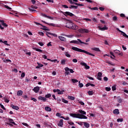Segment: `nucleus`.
I'll use <instances>...</instances> for the list:
<instances>
[{"label": "nucleus", "mask_w": 128, "mask_h": 128, "mask_svg": "<svg viewBox=\"0 0 128 128\" xmlns=\"http://www.w3.org/2000/svg\"><path fill=\"white\" fill-rule=\"evenodd\" d=\"M58 38L60 40H62V42H66V38L62 36H58Z\"/></svg>", "instance_id": "nucleus-15"}, {"label": "nucleus", "mask_w": 128, "mask_h": 128, "mask_svg": "<svg viewBox=\"0 0 128 128\" xmlns=\"http://www.w3.org/2000/svg\"><path fill=\"white\" fill-rule=\"evenodd\" d=\"M66 27L68 28H70L71 30H76V28H78V26L72 24V22L66 23Z\"/></svg>", "instance_id": "nucleus-4"}, {"label": "nucleus", "mask_w": 128, "mask_h": 128, "mask_svg": "<svg viewBox=\"0 0 128 128\" xmlns=\"http://www.w3.org/2000/svg\"><path fill=\"white\" fill-rule=\"evenodd\" d=\"M80 64L81 66H84L86 70H90V66H88V64H86V63L84 62H81L80 63Z\"/></svg>", "instance_id": "nucleus-8"}, {"label": "nucleus", "mask_w": 128, "mask_h": 128, "mask_svg": "<svg viewBox=\"0 0 128 128\" xmlns=\"http://www.w3.org/2000/svg\"><path fill=\"white\" fill-rule=\"evenodd\" d=\"M8 120L9 121V122H10V124H14V126L16 125L14 122V120H12V118H8Z\"/></svg>", "instance_id": "nucleus-19"}, {"label": "nucleus", "mask_w": 128, "mask_h": 128, "mask_svg": "<svg viewBox=\"0 0 128 128\" xmlns=\"http://www.w3.org/2000/svg\"><path fill=\"white\" fill-rule=\"evenodd\" d=\"M98 28L100 30H102V31L108 30V28L106 26V25H104V26L103 28L100 27V26H98Z\"/></svg>", "instance_id": "nucleus-9"}, {"label": "nucleus", "mask_w": 128, "mask_h": 128, "mask_svg": "<svg viewBox=\"0 0 128 128\" xmlns=\"http://www.w3.org/2000/svg\"><path fill=\"white\" fill-rule=\"evenodd\" d=\"M90 10H98V7H94L93 8H92L91 7H88Z\"/></svg>", "instance_id": "nucleus-23"}, {"label": "nucleus", "mask_w": 128, "mask_h": 128, "mask_svg": "<svg viewBox=\"0 0 128 128\" xmlns=\"http://www.w3.org/2000/svg\"><path fill=\"white\" fill-rule=\"evenodd\" d=\"M113 114H120V110L118 109H115L113 111Z\"/></svg>", "instance_id": "nucleus-17"}, {"label": "nucleus", "mask_w": 128, "mask_h": 128, "mask_svg": "<svg viewBox=\"0 0 128 128\" xmlns=\"http://www.w3.org/2000/svg\"><path fill=\"white\" fill-rule=\"evenodd\" d=\"M112 90H113V92L116 90V86H112Z\"/></svg>", "instance_id": "nucleus-47"}, {"label": "nucleus", "mask_w": 128, "mask_h": 128, "mask_svg": "<svg viewBox=\"0 0 128 128\" xmlns=\"http://www.w3.org/2000/svg\"><path fill=\"white\" fill-rule=\"evenodd\" d=\"M92 50H94L95 52H100V50L98 48H92Z\"/></svg>", "instance_id": "nucleus-25"}, {"label": "nucleus", "mask_w": 128, "mask_h": 128, "mask_svg": "<svg viewBox=\"0 0 128 128\" xmlns=\"http://www.w3.org/2000/svg\"><path fill=\"white\" fill-rule=\"evenodd\" d=\"M38 34H39L40 36H44V32H38Z\"/></svg>", "instance_id": "nucleus-60"}, {"label": "nucleus", "mask_w": 128, "mask_h": 128, "mask_svg": "<svg viewBox=\"0 0 128 128\" xmlns=\"http://www.w3.org/2000/svg\"><path fill=\"white\" fill-rule=\"evenodd\" d=\"M38 66L36 67V68H42L44 65L42 64H40V63L37 62Z\"/></svg>", "instance_id": "nucleus-18"}, {"label": "nucleus", "mask_w": 128, "mask_h": 128, "mask_svg": "<svg viewBox=\"0 0 128 128\" xmlns=\"http://www.w3.org/2000/svg\"><path fill=\"white\" fill-rule=\"evenodd\" d=\"M112 20H113V22H117V20H118V16H114L112 18Z\"/></svg>", "instance_id": "nucleus-28"}, {"label": "nucleus", "mask_w": 128, "mask_h": 128, "mask_svg": "<svg viewBox=\"0 0 128 128\" xmlns=\"http://www.w3.org/2000/svg\"><path fill=\"white\" fill-rule=\"evenodd\" d=\"M71 80L73 82V84H76V82H78V80L76 79L72 78Z\"/></svg>", "instance_id": "nucleus-36"}, {"label": "nucleus", "mask_w": 128, "mask_h": 128, "mask_svg": "<svg viewBox=\"0 0 128 128\" xmlns=\"http://www.w3.org/2000/svg\"><path fill=\"white\" fill-rule=\"evenodd\" d=\"M99 10H100L101 12H104V7H100Z\"/></svg>", "instance_id": "nucleus-56"}, {"label": "nucleus", "mask_w": 128, "mask_h": 128, "mask_svg": "<svg viewBox=\"0 0 128 128\" xmlns=\"http://www.w3.org/2000/svg\"><path fill=\"white\" fill-rule=\"evenodd\" d=\"M64 70L66 72L65 74H68V75L70 74V72L71 74H74V71L72 69H70V68H68V67H66L64 68Z\"/></svg>", "instance_id": "nucleus-5"}, {"label": "nucleus", "mask_w": 128, "mask_h": 128, "mask_svg": "<svg viewBox=\"0 0 128 128\" xmlns=\"http://www.w3.org/2000/svg\"><path fill=\"white\" fill-rule=\"evenodd\" d=\"M57 92L58 94H64V91H60V90L58 89Z\"/></svg>", "instance_id": "nucleus-34"}, {"label": "nucleus", "mask_w": 128, "mask_h": 128, "mask_svg": "<svg viewBox=\"0 0 128 128\" xmlns=\"http://www.w3.org/2000/svg\"><path fill=\"white\" fill-rule=\"evenodd\" d=\"M78 32H80V34H88L90 32L88 30L84 28H80L78 30Z\"/></svg>", "instance_id": "nucleus-6"}, {"label": "nucleus", "mask_w": 128, "mask_h": 128, "mask_svg": "<svg viewBox=\"0 0 128 128\" xmlns=\"http://www.w3.org/2000/svg\"><path fill=\"white\" fill-rule=\"evenodd\" d=\"M69 8H74L75 10L78 9V6L71 5L70 7H69Z\"/></svg>", "instance_id": "nucleus-31"}, {"label": "nucleus", "mask_w": 128, "mask_h": 128, "mask_svg": "<svg viewBox=\"0 0 128 128\" xmlns=\"http://www.w3.org/2000/svg\"><path fill=\"white\" fill-rule=\"evenodd\" d=\"M50 96H52V94H48L45 95L46 98H50Z\"/></svg>", "instance_id": "nucleus-33"}, {"label": "nucleus", "mask_w": 128, "mask_h": 128, "mask_svg": "<svg viewBox=\"0 0 128 128\" xmlns=\"http://www.w3.org/2000/svg\"><path fill=\"white\" fill-rule=\"evenodd\" d=\"M4 102H6V104H8V102H10V100H9L8 99V98H4Z\"/></svg>", "instance_id": "nucleus-44"}, {"label": "nucleus", "mask_w": 128, "mask_h": 128, "mask_svg": "<svg viewBox=\"0 0 128 128\" xmlns=\"http://www.w3.org/2000/svg\"><path fill=\"white\" fill-rule=\"evenodd\" d=\"M98 76L102 77V72H98Z\"/></svg>", "instance_id": "nucleus-52"}, {"label": "nucleus", "mask_w": 128, "mask_h": 128, "mask_svg": "<svg viewBox=\"0 0 128 128\" xmlns=\"http://www.w3.org/2000/svg\"><path fill=\"white\" fill-rule=\"evenodd\" d=\"M70 44H83L86 46L88 45V43L82 42L80 39H77L76 40H72L70 42Z\"/></svg>", "instance_id": "nucleus-3"}, {"label": "nucleus", "mask_w": 128, "mask_h": 128, "mask_svg": "<svg viewBox=\"0 0 128 128\" xmlns=\"http://www.w3.org/2000/svg\"><path fill=\"white\" fill-rule=\"evenodd\" d=\"M120 16L121 18H126V15L124 14H120Z\"/></svg>", "instance_id": "nucleus-59"}, {"label": "nucleus", "mask_w": 128, "mask_h": 128, "mask_svg": "<svg viewBox=\"0 0 128 128\" xmlns=\"http://www.w3.org/2000/svg\"><path fill=\"white\" fill-rule=\"evenodd\" d=\"M83 20H86V22H92V20L88 18H84Z\"/></svg>", "instance_id": "nucleus-46"}, {"label": "nucleus", "mask_w": 128, "mask_h": 128, "mask_svg": "<svg viewBox=\"0 0 128 128\" xmlns=\"http://www.w3.org/2000/svg\"><path fill=\"white\" fill-rule=\"evenodd\" d=\"M70 116L72 118H80V120H87L88 117L84 115H82L80 114H70Z\"/></svg>", "instance_id": "nucleus-2"}, {"label": "nucleus", "mask_w": 128, "mask_h": 128, "mask_svg": "<svg viewBox=\"0 0 128 128\" xmlns=\"http://www.w3.org/2000/svg\"><path fill=\"white\" fill-rule=\"evenodd\" d=\"M78 112H80V114H82V116H84V114H86V112L82 110H78Z\"/></svg>", "instance_id": "nucleus-20"}, {"label": "nucleus", "mask_w": 128, "mask_h": 128, "mask_svg": "<svg viewBox=\"0 0 128 128\" xmlns=\"http://www.w3.org/2000/svg\"><path fill=\"white\" fill-rule=\"evenodd\" d=\"M45 110H46V112H52V108L48 106H46L45 107Z\"/></svg>", "instance_id": "nucleus-27"}, {"label": "nucleus", "mask_w": 128, "mask_h": 128, "mask_svg": "<svg viewBox=\"0 0 128 128\" xmlns=\"http://www.w3.org/2000/svg\"><path fill=\"white\" fill-rule=\"evenodd\" d=\"M0 22L1 23V24H2V26H6V28L8 26V24L4 22V20H0Z\"/></svg>", "instance_id": "nucleus-16"}, {"label": "nucleus", "mask_w": 128, "mask_h": 128, "mask_svg": "<svg viewBox=\"0 0 128 128\" xmlns=\"http://www.w3.org/2000/svg\"><path fill=\"white\" fill-rule=\"evenodd\" d=\"M104 80V82H108V77L106 76H104L103 78Z\"/></svg>", "instance_id": "nucleus-48"}, {"label": "nucleus", "mask_w": 128, "mask_h": 128, "mask_svg": "<svg viewBox=\"0 0 128 128\" xmlns=\"http://www.w3.org/2000/svg\"><path fill=\"white\" fill-rule=\"evenodd\" d=\"M117 100L119 104H120L122 102V98H120V96H118L117 97Z\"/></svg>", "instance_id": "nucleus-29"}, {"label": "nucleus", "mask_w": 128, "mask_h": 128, "mask_svg": "<svg viewBox=\"0 0 128 128\" xmlns=\"http://www.w3.org/2000/svg\"><path fill=\"white\" fill-rule=\"evenodd\" d=\"M62 126H64V120L62 119H61L59 121V122L58 124V126L62 127Z\"/></svg>", "instance_id": "nucleus-13"}, {"label": "nucleus", "mask_w": 128, "mask_h": 128, "mask_svg": "<svg viewBox=\"0 0 128 128\" xmlns=\"http://www.w3.org/2000/svg\"><path fill=\"white\" fill-rule=\"evenodd\" d=\"M62 8H68V6L66 5H62Z\"/></svg>", "instance_id": "nucleus-61"}, {"label": "nucleus", "mask_w": 128, "mask_h": 128, "mask_svg": "<svg viewBox=\"0 0 128 128\" xmlns=\"http://www.w3.org/2000/svg\"><path fill=\"white\" fill-rule=\"evenodd\" d=\"M2 43L4 44L6 46H10V44H8V41H6V40H5V41L3 42Z\"/></svg>", "instance_id": "nucleus-58"}, {"label": "nucleus", "mask_w": 128, "mask_h": 128, "mask_svg": "<svg viewBox=\"0 0 128 128\" xmlns=\"http://www.w3.org/2000/svg\"><path fill=\"white\" fill-rule=\"evenodd\" d=\"M31 100H33V102H36V98H32Z\"/></svg>", "instance_id": "nucleus-64"}, {"label": "nucleus", "mask_w": 128, "mask_h": 128, "mask_svg": "<svg viewBox=\"0 0 128 128\" xmlns=\"http://www.w3.org/2000/svg\"><path fill=\"white\" fill-rule=\"evenodd\" d=\"M11 108H13L14 110H20V108L16 106H14V104L11 105Z\"/></svg>", "instance_id": "nucleus-14"}, {"label": "nucleus", "mask_w": 128, "mask_h": 128, "mask_svg": "<svg viewBox=\"0 0 128 128\" xmlns=\"http://www.w3.org/2000/svg\"><path fill=\"white\" fill-rule=\"evenodd\" d=\"M92 20H93L94 22H98V20H96V18H92Z\"/></svg>", "instance_id": "nucleus-63"}, {"label": "nucleus", "mask_w": 128, "mask_h": 128, "mask_svg": "<svg viewBox=\"0 0 128 128\" xmlns=\"http://www.w3.org/2000/svg\"><path fill=\"white\" fill-rule=\"evenodd\" d=\"M61 36H66V38H72V35H66L65 34H61Z\"/></svg>", "instance_id": "nucleus-35"}, {"label": "nucleus", "mask_w": 128, "mask_h": 128, "mask_svg": "<svg viewBox=\"0 0 128 128\" xmlns=\"http://www.w3.org/2000/svg\"><path fill=\"white\" fill-rule=\"evenodd\" d=\"M41 14L42 16H44V18H49V20H52V17H50V16H48L46 14H44L42 13Z\"/></svg>", "instance_id": "nucleus-24"}, {"label": "nucleus", "mask_w": 128, "mask_h": 128, "mask_svg": "<svg viewBox=\"0 0 128 128\" xmlns=\"http://www.w3.org/2000/svg\"><path fill=\"white\" fill-rule=\"evenodd\" d=\"M86 78H88L89 80H94L93 78L90 77L88 76H86Z\"/></svg>", "instance_id": "nucleus-43"}, {"label": "nucleus", "mask_w": 128, "mask_h": 128, "mask_svg": "<svg viewBox=\"0 0 128 128\" xmlns=\"http://www.w3.org/2000/svg\"><path fill=\"white\" fill-rule=\"evenodd\" d=\"M66 59H62L60 62L61 64H62V66H64V64H66Z\"/></svg>", "instance_id": "nucleus-21"}, {"label": "nucleus", "mask_w": 128, "mask_h": 128, "mask_svg": "<svg viewBox=\"0 0 128 128\" xmlns=\"http://www.w3.org/2000/svg\"><path fill=\"white\" fill-rule=\"evenodd\" d=\"M72 50H75V52H84V54H88L89 56H94V54L90 53L86 51V50H82L80 48H78V47L73 46L72 48Z\"/></svg>", "instance_id": "nucleus-1"}, {"label": "nucleus", "mask_w": 128, "mask_h": 128, "mask_svg": "<svg viewBox=\"0 0 128 128\" xmlns=\"http://www.w3.org/2000/svg\"><path fill=\"white\" fill-rule=\"evenodd\" d=\"M111 90L112 89L110 87H106V92H110Z\"/></svg>", "instance_id": "nucleus-49"}, {"label": "nucleus", "mask_w": 128, "mask_h": 128, "mask_svg": "<svg viewBox=\"0 0 128 128\" xmlns=\"http://www.w3.org/2000/svg\"><path fill=\"white\" fill-rule=\"evenodd\" d=\"M34 23L36 24V26H42V28H46V26H43L42 24L38 22H34Z\"/></svg>", "instance_id": "nucleus-32"}, {"label": "nucleus", "mask_w": 128, "mask_h": 128, "mask_svg": "<svg viewBox=\"0 0 128 128\" xmlns=\"http://www.w3.org/2000/svg\"><path fill=\"white\" fill-rule=\"evenodd\" d=\"M42 22L46 24H48V26H56V24L54 23H48L46 22V21L42 20Z\"/></svg>", "instance_id": "nucleus-12"}, {"label": "nucleus", "mask_w": 128, "mask_h": 128, "mask_svg": "<svg viewBox=\"0 0 128 128\" xmlns=\"http://www.w3.org/2000/svg\"><path fill=\"white\" fill-rule=\"evenodd\" d=\"M24 76H26V74H24V72H22L21 74V78H24Z\"/></svg>", "instance_id": "nucleus-62"}, {"label": "nucleus", "mask_w": 128, "mask_h": 128, "mask_svg": "<svg viewBox=\"0 0 128 128\" xmlns=\"http://www.w3.org/2000/svg\"><path fill=\"white\" fill-rule=\"evenodd\" d=\"M33 92H36V94H38V92H40V87L37 86L36 87H34L33 89H32Z\"/></svg>", "instance_id": "nucleus-10"}, {"label": "nucleus", "mask_w": 128, "mask_h": 128, "mask_svg": "<svg viewBox=\"0 0 128 128\" xmlns=\"http://www.w3.org/2000/svg\"><path fill=\"white\" fill-rule=\"evenodd\" d=\"M80 82H79L78 86L80 88H82V86H84V84H82V83H80Z\"/></svg>", "instance_id": "nucleus-53"}, {"label": "nucleus", "mask_w": 128, "mask_h": 128, "mask_svg": "<svg viewBox=\"0 0 128 128\" xmlns=\"http://www.w3.org/2000/svg\"><path fill=\"white\" fill-rule=\"evenodd\" d=\"M4 8H7L8 10H12L11 8H10V6H8L6 5H4Z\"/></svg>", "instance_id": "nucleus-45"}, {"label": "nucleus", "mask_w": 128, "mask_h": 128, "mask_svg": "<svg viewBox=\"0 0 128 128\" xmlns=\"http://www.w3.org/2000/svg\"><path fill=\"white\" fill-rule=\"evenodd\" d=\"M23 93L24 92H22V90H18L17 92V96H22Z\"/></svg>", "instance_id": "nucleus-22"}, {"label": "nucleus", "mask_w": 128, "mask_h": 128, "mask_svg": "<svg viewBox=\"0 0 128 128\" xmlns=\"http://www.w3.org/2000/svg\"><path fill=\"white\" fill-rule=\"evenodd\" d=\"M83 124L85 128H88L90 127V124L86 123V122H83Z\"/></svg>", "instance_id": "nucleus-26"}, {"label": "nucleus", "mask_w": 128, "mask_h": 128, "mask_svg": "<svg viewBox=\"0 0 128 128\" xmlns=\"http://www.w3.org/2000/svg\"><path fill=\"white\" fill-rule=\"evenodd\" d=\"M38 44L40 45V46H44V43H42V42H38Z\"/></svg>", "instance_id": "nucleus-54"}, {"label": "nucleus", "mask_w": 128, "mask_h": 128, "mask_svg": "<svg viewBox=\"0 0 128 128\" xmlns=\"http://www.w3.org/2000/svg\"><path fill=\"white\" fill-rule=\"evenodd\" d=\"M34 50H36V52H42V50L40 49H38V48H34Z\"/></svg>", "instance_id": "nucleus-41"}, {"label": "nucleus", "mask_w": 128, "mask_h": 128, "mask_svg": "<svg viewBox=\"0 0 128 128\" xmlns=\"http://www.w3.org/2000/svg\"><path fill=\"white\" fill-rule=\"evenodd\" d=\"M88 94L89 96H92V94H94V92L89 90L88 91Z\"/></svg>", "instance_id": "nucleus-37"}, {"label": "nucleus", "mask_w": 128, "mask_h": 128, "mask_svg": "<svg viewBox=\"0 0 128 128\" xmlns=\"http://www.w3.org/2000/svg\"><path fill=\"white\" fill-rule=\"evenodd\" d=\"M75 4L76 6H84V4H78V3H76Z\"/></svg>", "instance_id": "nucleus-50"}, {"label": "nucleus", "mask_w": 128, "mask_h": 128, "mask_svg": "<svg viewBox=\"0 0 128 128\" xmlns=\"http://www.w3.org/2000/svg\"><path fill=\"white\" fill-rule=\"evenodd\" d=\"M68 2L70 4H76V2H74V1L72 2V0H68Z\"/></svg>", "instance_id": "nucleus-39"}, {"label": "nucleus", "mask_w": 128, "mask_h": 128, "mask_svg": "<svg viewBox=\"0 0 128 128\" xmlns=\"http://www.w3.org/2000/svg\"><path fill=\"white\" fill-rule=\"evenodd\" d=\"M38 99L40 100H42L44 102L46 101V98L43 97L42 96H39L38 97Z\"/></svg>", "instance_id": "nucleus-11"}, {"label": "nucleus", "mask_w": 128, "mask_h": 128, "mask_svg": "<svg viewBox=\"0 0 128 128\" xmlns=\"http://www.w3.org/2000/svg\"><path fill=\"white\" fill-rule=\"evenodd\" d=\"M64 16H71L72 18H76V15L70 12H64Z\"/></svg>", "instance_id": "nucleus-7"}, {"label": "nucleus", "mask_w": 128, "mask_h": 128, "mask_svg": "<svg viewBox=\"0 0 128 128\" xmlns=\"http://www.w3.org/2000/svg\"><path fill=\"white\" fill-rule=\"evenodd\" d=\"M23 98H24V100H27L28 98V96L26 95H24V96H22Z\"/></svg>", "instance_id": "nucleus-51"}, {"label": "nucleus", "mask_w": 128, "mask_h": 128, "mask_svg": "<svg viewBox=\"0 0 128 128\" xmlns=\"http://www.w3.org/2000/svg\"><path fill=\"white\" fill-rule=\"evenodd\" d=\"M68 100H74V96H68Z\"/></svg>", "instance_id": "nucleus-30"}, {"label": "nucleus", "mask_w": 128, "mask_h": 128, "mask_svg": "<svg viewBox=\"0 0 128 128\" xmlns=\"http://www.w3.org/2000/svg\"><path fill=\"white\" fill-rule=\"evenodd\" d=\"M31 8H35L36 10V8H38V6H34V5L31 6Z\"/></svg>", "instance_id": "nucleus-57"}, {"label": "nucleus", "mask_w": 128, "mask_h": 128, "mask_svg": "<svg viewBox=\"0 0 128 128\" xmlns=\"http://www.w3.org/2000/svg\"><path fill=\"white\" fill-rule=\"evenodd\" d=\"M65 56H67V58H70V54H68V52H65Z\"/></svg>", "instance_id": "nucleus-40"}, {"label": "nucleus", "mask_w": 128, "mask_h": 128, "mask_svg": "<svg viewBox=\"0 0 128 128\" xmlns=\"http://www.w3.org/2000/svg\"><path fill=\"white\" fill-rule=\"evenodd\" d=\"M62 102H64V104H68V101L66 100L64 98H62Z\"/></svg>", "instance_id": "nucleus-38"}, {"label": "nucleus", "mask_w": 128, "mask_h": 128, "mask_svg": "<svg viewBox=\"0 0 128 128\" xmlns=\"http://www.w3.org/2000/svg\"><path fill=\"white\" fill-rule=\"evenodd\" d=\"M76 124H78L80 126H82V124H84V122H76Z\"/></svg>", "instance_id": "nucleus-55"}, {"label": "nucleus", "mask_w": 128, "mask_h": 128, "mask_svg": "<svg viewBox=\"0 0 128 128\" xmlns=\"http://www.w3.org/2000/svg\"><path fill=\"white\" fill-rule=\"evenodd\" d=\"M117 122H124V119L122 118H118L117 119Z\"/></svg>", "instance_id": "nucleus-42"}]
</instances>
